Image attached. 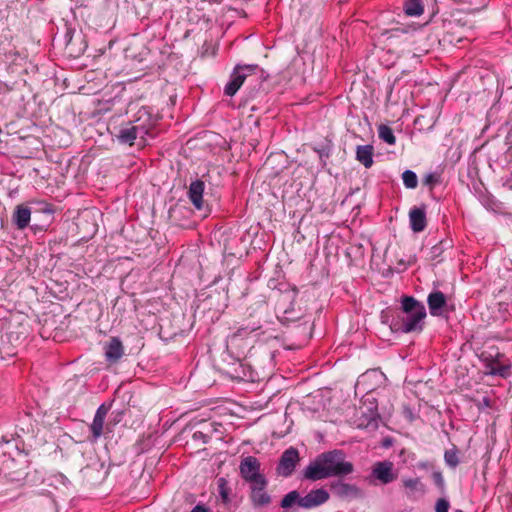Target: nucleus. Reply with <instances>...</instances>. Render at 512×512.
Segmentation results:
<instances>
[{
    "label": "nucleus",
    "instance_id": "nucleus-15",
    "mask_svg": "<svg viewBox=\"0 0 512 512\" xmlns=\"http://www.w3.org/2000/svg\"><path fill=\"white\" fill-rule=\"evenodd\" d=\"M409 222L413 232L419 233L427 226L426 206H414L409 211Z\"/></svg>",
    "mask_w": 512,
    "mask_h": 512
},
{
    "label": "nucleus",
    "instance_id": "nucleus-41",
    "mask_svg": "<svg viewBox=\"0 0 512 512\" xmlns=\"http://www.w3.org/2000/svg\"><path fill=\"white\" fill-rule=\"evenodd\" d=\"M122 416V412H119L117 414V417L114 418V422L117 423L120 420V417Z\"/></svg>",
    "mask_w": 512,
    "mask_h": 512
},
{
    "label": "nucleus",
    "instance_id": "nucleus-3",
    "mask_svg": "<svg viewBox=\"0 0 512 512\" xmlns=\"http://www.w3.org/2000/svg\"><path fill=\"white\" fill-rule=\"evenodd\" d=\"M401 308L405 316L402 318L401 325L398 329L404 333L422 331L426 317L424 304L416 300L413 296H403Z\"/></svg>",
    "mask_w": 512,
    "mask_h": 512
},
{
    "label": "nucleus",
    "instance_id": "nucleus-35",
    "mask_svg": "<svg viewBox=\"0 0 512 512\" xmlns=\"http://www.w3.org/2000/svg\"><path fill=\"white\" fill-rule=\"evenodd\" d=\"M38 205L40 206L38 211H40L42 213L52 215L55 212L53 205L46 201L38 202Z\"/></svg>",
    "mask_w": 512,
    "mask_h": 512
},
{
    "label": "nucleus",
    "instance_id": "nucleus-20",
    "mask_svg": "<svg viewBox=\"0 0 512 512\" xmlns=\"http://www.w3.org/2000/svg\"><path fill=\"white\" fill-rule=\"evenodd\" d=\"M124 354V348L118 337H112L105 345V357L108 362H117Z\"/></svg>",
    "mask_w": 512,
    "mask_h": 512
},
{
    "label": "nucleus",
    "instance_id": "nucleus-18",
    "mask_svg": "<svg viewBox=\"0 0 512 512\" xmlns=\"http://www.w3.org/2000/svg\"><path fill=\"white\" fill-rule=\"evenodd\" d=\"M427 304L432 316H441L447 305L446 295L439 290H434L428 295Z\"/></svg>",
    "mask_w": 512,
    "mask_h": 512
},
{
    "label": "nucleus",
    "instance_id": "nucleus-25",
    "mask_svg": "<svg viewBox=\"0 0 512 512\" xmlns=\"http://www.w3.org/2000/svg\"><path fill=\"white\" fill-rule=\"evenodd\" d=\"M378 136L382 141L389 145H394L396 143V137L393 133V130L385 124L379 125Z\"/></svg>",
    "mask_w": 512,
    "mask_h": 512
},
{
    "label": "nucleus",
    "instance_id": "nucleus-32",
    "mask_svg": "<svg viewBox=\"0 0 512 512\" xmlns=\"http://www.w3.org/2000/svg\"><path fill=\"white\" fill-rule=\"evenodd\" d=\"M432 480L441 492L445 491V480L441 471H434L432 473Z\"/></svg>",
    "mask_w": 512,
    "mask_h": 512
},
{
    "label": "nucleus",
    "instance_id": "nucleus-21",
    "mask_svg": "<svg viewBox=\"0 0 512 512\" xmlns=\"http://www.w3.org/2000/svg\"><path fill=\"white\" fill-rule=\"evenodd\" d=\"M373 150L372 145H359L356 148V159L363 164L365 168H370L374 163Z\"/></svg>",
    "mask_w": 512,
    "mask_h": 512
},
{
    "label": "nucleus",
    "instance_id": "nucleus-2",
    "mask_svg": "<svg viewBox=\"0 0 512 512\" xmlns=\"http://www.w3.org/2000/svg\"><path fill=\"white\" fill-rule=\"evenodd\" d=\"M354 472L352 462L346 460V454L339 449L319 454L303 471L306 479L317 481L330 477H345Z\"/></svg>",
    "mask_w": 512,
    "mask_h": 512
},
{
    "label": "nucleus",
    "instance_id": "nucleus-11",
    "mask_svg": "<svg viewBox=\"0 0 512 512\" xmlns=\"http://www.w3.org/2000/svg\"><path fill=\"white\" fill-rule=\"evenodd\" d=\"M330 490L334 496L340 499H357L363 496V491L357 485L341 480L332 481Z\"/></svg>",
    "mask_w": 512,
    "mask_h": 512
},
{
    "label": "nucleus",
    "instance_id": "nucleus-17",
    "mask_svg": "<svg viewBox=\"0 0 512 512\" xmlns=\"http://www.w3.org/2000/svg\"><path fill=\"white\" fill-rule=\"evenodd\" d=\"M31 209L25 204L16 205L11 221L18 230H24L29 226L31 220Z\"/></svg>",
    "mask_w": 512,
    "mask_h": 512
},
{
    "label": "nucleus",
    "instance_id": "nucleus-38",
    "mask_svg": "<svg viewBox=\"0 0 512 512\" xmlns=\"http://www.w3.org/2000/svg\"><path fill=\"white\" fill-rule=\"evenodd\" d=\"M502 186L508 190H512V172L501 179Z\"/></svg>",
    "mask_w": 512,
    "mask_h": 512
},
{
    "label": "nucleus",
    "instance_id": "nucleus-22",
    "mask_svg": "<svg viewBox=\"0 0 512 512\" xmlns=\"http://www.w3.org/2000/svg\"><path fill=\"white\" fill-rule=\"evenodd\" d=\"M403 11L407 16L419 17L424 12V1L405 0L403 3Z\"/></svg>",
    "mask_w": 512,
    "mask_h": 512
},
{
    "label": "nucleus",
    "instance_id": "nucleus-23",
    "mask_svg": "<svg viewBox=\"0 0 512 512\" xmlns=\"http://www.w3.org/2000/svg\"><path fill=\"white\" fill-rule=\"evenodd\" d=\"M278 318L283 324H290L300 320L302 318V312L300 310L296 311L291 303V306L285 308L282 311V315L278 316Z\"/></svg>",
    "mask_w": 512,
    "mask_h": 512
},
{
    "label": "nucleus",
    "instance_id": "nucleus-8",
    "mask_svg": "<svg viewBox=\"0 0 512 512\" xmlns=\"http://www.w3.org/2000/svg\"><path fill=\"white\" fill-rule=\"evenodd\" d=\"M259 70L260 67L257 64L236 65L230 75V80L224 87L225 95L231 97L234 96L244 83L245 79Z\"/></svg>",
    "mask_w": 512,
    "mask_h": 512
},
{
    "label": "nucleus",
    "instance_id": "nucleus-7",
    "mask_svg": "<svg viewBox=\"0 0 512 512\" xmlns=\"http://www.w3.org/2000/svg\"><path fill=\"white\" fill-rule=\"evenodd\" d=\"M130 123L135 127L138 135L141 136V144H145L147 137H155V124L156 120L146 107L140 108L134 116V119Z\"/></svg>",
    "mask_w": 512,
    "mask_h": 512
},
{
    "label": "nucleus",
    "instance_id": "nucleus-30",
    "mask_svg": "<svg viewBox=\"0 0 512 512\" xmlns=\"http://www.w3.org/2000/svg\"><path fill=\"white\" fill-rule=\"evenodd\" d=\"M440 183H441V174L438 172L428 173L423 178V184L425 186H428L430 191H432L434 189V187Z\"/></svg>",
    "mask_w": 512,
    "mask_h": 512
},
{
    "label": "nucleus",
    "instance_id": "nucleus-4",
    "mask_svg": "<svg viewBox=\"0 0 512 512\" xmlns=\"http://www.w3.org/2000/svg\"><path fill=\"white\" fill-rule=\"evenodd\" d=\"M480 360L487 369V374L506 378L510 375L511 363L503 353L496 351L494 354L484 351L480 355Z\"/></svg>",
    "mask_w": 512,
    "mask_h": 512
},
{
    "label": "nucleus",
    "instance_id": "nucleus-12",
    "mask_svg": "<svg viewBox=\"0 0 512 512\" xmlns=\"http://www.w3.org/2000/svg\"><path fill=\"white\" fill-rule=\"evenodd\" d=\"M401 487L404 496L410 501H418L426 494V485L420 478H403Z\"/></svg>",
    "mask_w": 512,
    "mask_h": 512
},
{
    "label": "nucleus",
    "instance_id": "nucleus-33",
    "mask_svg": "<svg viewBox=\"0 0 512 512\" xmlns=\"http://www.w3.org/2000/svg\"><path fill=\"white\" fill-rule=\"evenodd\" d=\"M485 207L487 209H490L494 212H502L503 210V203L499 200H496V199H493V198H488L486 203H485Z\"/></svg>",
    "mask_w": 512,
    "mask_h": 512
},
{
    "label": "nucleus",
    "instance_id": "nucleus-37",
    "mask_svg": "<svg viewBox=\"0 0 512 512\" xmlns=\"http://www.w3.org/2000/svg\"><path fill=\"white\" fill-rule=\"evenodd\" d=\"M318 153L319 158L323 160L324 158H328L330 156L331 150L329 146H322L320 148L315 149Z\"/></svg>",
    "mask_w": 512,
    "mask_h": 512
},
{
    "label": "nucleus",
    "instance_id": "nucleus-29",
    "mask_svg": "<svg viewBox=\"0 0 512 512\" xmlns=\"http://www.w3.org/2000/svg\"><path fill=\"white\" fill-rule=\"evenodd\" d=\"M402 180L407 189H415L418 185V177L412 170H405L402 173Z\"/></svg>",
    "mask_w": 512,
    "mask_h": 512
},
{
    "label": "nucleus",
    "instance_id": "nucleus-14",
    "mask_svg": "<svg viewBox=\"0 0 512 512\" xmlns=\"http://www.w3.org/2000/svg\"><path fill=\"white\" fill-rule=\"evenodd\" d=\"M110 410V405L105 403L101 404L94 415L93 421L90 424L91 441H97L103 434L104 421Z\"/></svg>",
    "mask_w": 512,
    "mask_h": 512
},
{
    "label": "nucleus",
    "instance_id": "nucleus-43",
    "mask_svg": "<svg viewBox=\"0 0 512 512\" xmlns=\"http://www.w3.org/2000/svg\"><path fill=\"white\" fill-rule=\"evenodd\" d=\"M60 476L63 480L68 481V479L64 475L61 474Z\"/></svg>",
    "mask_w": 512,
    "mask_h": 512
},
{
    "label": "nucleus",
    "instance_id": "nucleus-1",
    "mask_svg": "<svg viewBox=\"0 0 512 512\" xmlns=\"http://www.w3.org/2000/svg\"><path fill=\"white\" fill-rule=\"evenodd\" d=\"M239 475L248 485V498L251 506L266 509L273 503V496L268 490L269 480L261 470V463L255 456H246L239 464Z\"/></svg>",
    "mask_w": 512,
    "mask_h": 512
},
{
    "label": "nucleus",
    "instance_id": "nucleus-40",
    "mask_svg": "<svg viewBox=\"0 0 512 512\" xmlns=\"http://www.w3.org/2000/svg\"><path fill=\"white\" fill-rule=\"evenodd\" d=\"M9 442H10V440H9L6 436H2V437L0 438V445H2V444H4V443H5V444H7V443H9Z\"/></svg>",
    "mask_w": 512,
    "mask_h": 512
},
{
    "label": "nucleus",
    "instance_id": "nucleus-6",
    "mask_svg": "<svg viewBox=\"0 0 512 512\" xmlns=\"http://www.w3.org/2000/svg\"><path fill=\"white\" fill-rule=\"evenodd\" d=\"M398 470L392 461L375 462L370 473V482L374 485H388L398 478Z\"/></svg>",
    "mask_w": 512,
    "mask_h": 512
},
{
    "label": "nucleus",
    "instance_id": "nucleus-10",
    "mask_svg": "<svg viewBox=\"0 0 512 512\" xmlns=\"http://www.w3.org/2000/svg\"><path fill=\"white\" fill-rule=\"evenodd\" d=\"M300 460L299 452L296 448L290 447L285 450L278 462L276 472L279 476L289 477L293 474L296 465Z\"/></svg>",
    "mask_w": 512,
    "mask_h": 512
},
{
    "label": "nucleus",
    "instance_id": "nucleus-26",
    "mask_svg": "<svg viewBox=\"0 0 512 512\" xmlns=\"http://www.w3.org/2000/svg\"><path fill=\"white\" fill-rule=\"evenodd\" d=\"M444 461L450 468H456L460 463L458 449L454 447L452 449L446 450L444 453Z\"/></svg>",
    "mask_w": 512,
    "mask_h": 512
},
{
    "label": "nucleus",
    "instance_id": "nucleus-27",
    "mask_svg": "<svg viewBox=\"0 0 512 512\" xmlns=\"http://www.w3.org/2000/svg\"><path fill=\"white\" fill-rule=\"evenodd\" d=\"M218 493L222 502L227 504L230 502V488L225 478L221 477L217 480Z\"/></svg>",
    "mask_w": 512,
    "mask_h": 512
},
{
    "label": "nucleus",
    "instance_id": "nucleus-9",
    "mask_svg": "<svg viewBox=\"0 0 512 512\" xmlns=\"http://www.w3.org/2000/svg\"><path fill=\"white\" fill-rule=\"evenodd\" d=\"M250 349V343L237 336H228L226 339V355L236 362L241 363L246 359L247 351ZM242 366V364H240Z\"/></svg>",
    "mask_w": 512,
    "mask_h": 512
},
{
    "label": "nucleus",
    "instance_id": "nucleus-42",
    "mask_svg": "<svg viewBox=\"0 0 512 512\" xmlns=\"http://www.w3.org/2000/svg\"><path fill=\"white\" fill-rule=\"evenodd\" d=\"M202 54L205 56V55H215V51H211V52H208V51H203Z\"/></svg>",
    "mask_w": 512,
    "mask_h": 512
},
{
    "label": "nucleus",
    "instance_id": "nucleus-39",
    "mask_svg": "<svg viewBox=\"0 0 512 512\" xmlns=\"http://www.w3.org/2000/svg\"><path fill=\"white\" fill-rule=\"evenodd\" d=\"M191 512H210V509L207 508L205 505L197 504L195 507H193Z\"/></svg>",
    "mask_w": 512,
    "mask_h": 512
},
{
    "label": "nucleus",
    "instance_id": "nucleus-28",
    "mask_svg": "<svg viewBox=\"0 0 512 512\" xmlns=\"http://www.w3.org/2000/svg\"><path fill=\"white\" fill-rule=\"evenodd\" d=\"M300 499H301V496L298 493V491L293 490V491L289 492L288 494H286L282 498V500L280 502V506L283 509H288V508L292 507V505L295 503H297L299 505Z\"/></svg>",
    "mask_w": 512,
    "mask_h": 512
},
{
    "label": "nucleus",
    "instance_id": "nucleus-16",
    "mask_svg": "<svg viewBox=\"0 0 512 512\" xmlns=\"http://www.w3.org/2000/svg\"><path fill=\"white\" fill-rule=\"evenodd\" d=\"M204 190L205 183L200 179L192 181L188 189V198L193 206L199 211L204 210L205 208V201L203 199Z\"/></svg>",
    "mask_w": 512,
    "mask_h": 512
},
{
    "label": "nucleus",
    "instance_id": "nucleus-13",
    "mask_svg": "<svg viewBox=\"0 0 512 512\" xmlns=\"http://www.w3.org/2000/svg\"><path fill=\"white\" fill-rule=\"evenodd\" d=\"M329 498L330 495L324 488L311 490L304 497H301L299 506L304 509H312L326 503Z\"/></svg>",
    "mask_w": 512,
    "mask_h": 512
},
{
    "label": "nucleus",
    "instance_id": "nucleus-19",
    "mask_svg": "<svg viewBox=\"0 0 512 512\" xmlns=\"http://www.w3.org/2000/svg\"><path fill=\"white\" fill-rule=\"evenodd\" d=\"M115 136L121 144H128L130 146H132L137 139L141 141V136L138 135L130 121L122 124Z\"/></svg>",
    "mask_w": 512,
    "mask_h": 512
},
{
    "label": "nucleus",
    "instance_id": "nucleus-36",
    "mask_svg": "<svg viewBox=\"0 0 512 512\" xmlns=\"http://www.w3.org/2000/svg\"><path fill=\"white\" fill-rule=\"evenodd\" d=\"M192 438L194 441H199L203 444L207 443L210 439V437L202 431H195L192 435Z\"/></svg>",
    "mask_w": 512,
    "mask_h": 512
},
{
    "label": "nucleus",
    "instance_id": "nucleus-24",
    "mask_svg": "<svg viewBox=\"0 0 512 512\" xmlns=\"http://www.w3.org/2000/svg\"><path fill=\"white\" fill-rule=\"evenodd\" d=\"M261 327H262V325L260 322L248 323V324L238 328L237 331H235L230 336H237V338H242V340L244 341V340H247L248 336L251 333L259 330Z\"/></svg>",
    "mask_w": 512,
    "mask_h": 512
},
{
    "label": "nucleus",
    "instance_id": "nucleus-31",
    "mask_svg": "<svg viewBox=\"0 0 512 512\" xmlns=\"http://www.w3.org/2000/svg\"><path fill=\"white\" fill-rule=\"evenodd\" d=\"M450 246H451L450 241H448V240H442L439 243L435 244L431 248L432 259H436V258L440 257L442 255V253L444 252V250L449 248Z\"/></svg>",
    "mask_w": 512,
    "mask_h": 512
},
{
    "label": "nucleus",
    "instance_id": "nucleus-34",
    "mask_svg": "<svg viewBox=\"0 0 512 512\" xmlns=\"http://www.w3.org/2000/svg\"><path fill=\"white\" fill-rule=\"evenodd\" d=\"M450 503L445 498H439L436 501L435 512H449Z\"/></svg>",
    "mask_w": 512,
    "mask_h": 512
},
{
    "label": "nucleus",
    "instance_id": "nucleus-5",
    "mask_svg": "<svg viewBox=\"0 0 512 512\" xmlns=\"http://www.w3.org/2000/svg\"><path fill=\"white\" fill-rule=\"evenodd\" d=\"M362 415L359 418L358 427L376 430L379 426L380 415L378 413L377 400L372 393H366L362 400Z\"/></svg>",
    "mask_w": 512,
    "mask_h": 512
}]
</instances>
